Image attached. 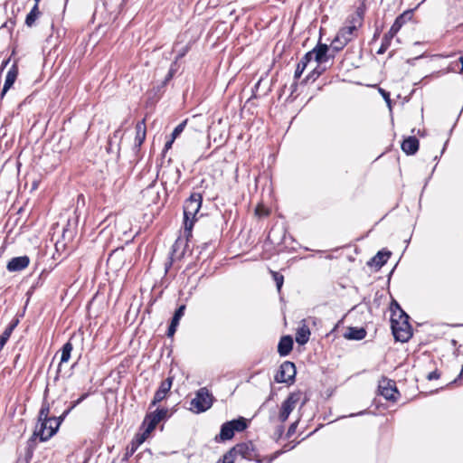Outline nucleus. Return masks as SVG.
Instances as JSON below:
<instances>
[{
    "label": "nucleus",
    "mask_w": 463,
    "mask_h": 463,
    "mask_svg": "<svg viewBox=\"0 0 463 463\" xmlns=\"http://www.w3.org/2000/svg\"><path fill=\"white\" fill-rule=\"evenodd\" d=\"M280 450H277L269 457H262L252 442H242L235 445L226 454H224L222 459H219L217 463H235L243 460L255 461L256 463H262L265 460L271 462L278 455L281 454Z\"/></svg>",
    "instance_id": "obj_1"
},
{
    "label": "nucleus",
    "mask_w": 463,
    "mask_h": 463,
    "mask_svg": "<svg viewBox=\"0 0 463 463\" xmlns=\"http://www.w3.org/2000/svg\"><path fill=\"white\" fill-rule=\"evenodd\" d=\"M398 314L392 311L391 317L392 331L395 340L406 342L411 337V326L409 323V316L395 303Z\"/></svg>",
    "instance_id": "obj_2"
},
{
    "label": "nucleus",
    "mask_w": 463,
    "mask_h": 463,
    "mask_svg": "<svg viewBox=\"0 0 463 463\" xmlns=\"http://www.w3.org/2000/svg\"><path fill=\"white\" fill-rule=\"evenodd\" d=\"M203 196L200 193H193L184 202V233L188 238L192 235V230L196 221V214L201 209Z\"/></svg>",
    "instance_id": "obj_3"
},
{
    "label": "nucleus",
    "mask_w": 463,
    "mask_h": 463,
    "mask_svg": "<svg viewBox=\"0 0 463 463\" xmlns=\"http://www.w3.org/2000/svg\"><path fill=\"white\" fill-rule=\"evenodd\" d=\"M364 13L365 6L364 4H362L356 8L354 13L347 17L345 25L343 26L337 33L341 38H343L347 43H350L354 37L357 36V31L362 27L364 23Z\"/></svg>",
    "instance_id": "obj_4"
},
{
    "label": "nucleus",
    "mask_w": 463,
    "mask_h": 463,
    "mask_svg": "<svg viewBox=\"0 0 463 463\" xmlns=\"http://www.w3.org/2000/svg\"><path fill=\"white\" fill-rule=\"evenodd\" d=\"M213 401L214 398L207 388H200L190 402V410L194 413L204 412L213 406Z\"/></svg>",
    "instance_id": "obj_5"
},
{
    "label": "nucleus",
    "mask_w": 463,
    "mask_h": 463,
    "mask_svg": "<svg viewBox=\"0 0 463 463\" xmlns=\"http://www.w3.org/2000/svg\"><path fill=\"white\" fill-rule=\"evenodd\" d=\"M246 428L247 421L242 417L227 421L222 425L219 437H216V439H219L222 441L229 440L233 438L235 431L241 432Z\"/></svg>",
    "instance_id": "obj_6"
},
{
    "label": "nucleus",
    "mask_w": 463,
    "mask_h": 463,
    "mask_svg": "<svg viewBox=\"0 0 463 463\" xmlns=\"http://www.w3.org/2000/svg\"><path fill=\"white\" fill-rule=\"evenodd\" d=\"M301 398L300 392H291L288 398L282 402L280 411L279 414V419L281 422H285L289 414L296 408L297 403L299 402Z\"/></svg>",
    "instance_id": "obj_7"
},
{
    "label": "nucleus",
    "mask_w": 463,
    "mask_h": 463,
    "mask_svg": "<svg viewBox=\"0 0 463 463\" xmlns=\"http://www.w3.org/2000/svg\"><path fill=\"white\" fill-rule=\"evenodd\" d=\"M296 376V366L292 362L286 361L282 363L279 370L275 375V381L277 383H292Z\"/></svg>",
    "instance_id": "obj_8"
},
{
    "label": "nucleus",
    "mask_w": 463,
    "mask_h": 463,
    "mask_svg": "<svg viewBox=\"0 0 463 463\" xmlns=\"http://www.w3.org/2000/svg\"><path fill=\"white\" fill-rule=\"evenodd\" d=\"M167 413V409H157L155 411L147 414L144 421V423L146 425L144 435L146 433H150L162 420L166 418Z\"/></svg>",
    "instance_id": "obj_9"
},
{
    "label": "nucleus",
    "mask_w": 463,
    "mask_h": 463,
    "mask_svg": "<svg viewBox=\"0 0 463 463\" xmlns=\"http://www.w3.org/2000/svg\"><path fill=\"white\" fill-rule=\"evenodd\" d=\"M379 392L386 400L395 402L397 400L398 390L395 382L383 378L379 383Z\"/></svg>",
    "instance_id": "obj_10"
},
{
    "label": "nucleus",
    "mask_w": 463,
    "mask_h": 463,
    "mask_svg": "<svg viewBox=\"0 0 463 463\" xmlns=\"http://www.w3.org/2000/svg\"><path fill=\"white\" fill-rule=\"evenodd\" d=\"M39 423L34 433L40 437L42 441L48 440L59 430L58 425L51 423V420H43L39 421Z\"/></svg>",
    "instance_id": "obj_11"
},
{
    "label": "nucleus",
    "mask_w": 463,
    "mask_h": 463,
    "mask_svg": "<svg viewBox=\"0 0 463 463\" xmlns=\"http://www.w3.org/2000/svg\"><path fill=\"white\" fill-rule=\"evenodd\" d=\"M173 377L169 376L160 383L151 402L150 407L156 406L167 396L173 384Z\"/></svg>",
    "instance_id": "obj_12"
},
{
    "label": "nucleus",
    "mask_w": 463,
    "mask_h": 463,
    "mask_svg": "<svg viewBox=\"0 0 463 463\" xmlns=\"http://www.w3.org/2000/svg\"><path fill=\"white\" fill-rule=\"evenodd\" d=\"M30 259L28 256L14 257L9 260L6 269L10 272H17L28 267Z\"/></svg>",
    "instance_id": "obj_13"
},
{
    "label": "nucleus",
    "mask_w": 463,
    "mask_h": 463,
    "mask_svg": "<svg viewBox=\"0 0 463 463\" xmlns=\"http://www.w3.org/2000/svg\"><path fill=\"white\" fill-rule=\"evenodd\" d=\"M47 392H48V389H46L44 392V399L42 403V407L39 411L38 421L51 420V419H52L51 411H52V410L53 411V409L55 408V407H53L54 402H52V403H49L46 401Z\"/></svg>",
    "instance_id": "obj_14"
},
{
    "label": "nucleus",
    "mask_w": 463,
    "mask_h": 463,
    "mask_svg": "<svg viewBox=\"0 0 463 463\" xmlns=\"http://www.w3.org/2000/svg\"><path fill=\"white\" fill-rule=\"evenodd\" d=\"M328 46L326 44L319 43L315 47L312 51L307 53H311L312 59L314 58L317 63L325 62L328 60V56L326 55L328 52Z\"/></svg>",
    "instance_id": "obj_15"
},
{
    "label": "nucleus",
    "mask_w": 463,
    "mask_h": 463,
    "mask_svg": "<svg viewBox=\"0 0 463 463\" xmlns=\"http://www.w3.org/2000/svg\"><path fill=\"white\" fill-rule=\"evenodd\" d=\"M18 75V67L16 64H13L12 67L8 70L5 81L1 92V96L4 97L8 90L14 85Z\"/></svg>",
    "instance_id": "obj_16"
},
{
    "label": "nucleus",
    "mask_w": 463,
    "mask_h": 463,
    "mask_svg": "<svg viewBox=\"0 0 463 463\" xmlns=\"http://www.w3.org/2000/svg\"><path fill=\"white\" fill-rule=\"evenodd\" d=\"M146 136V127L145 119L138 121L136 125L135 149H139L144 143Z\"/></svg>",
    "instance_id": "obj_17"
},
{
    "label": "nucleus",
    "mask_w": 463,
    "mask_h": 463,
    "mask_svg": "<svg viewBox=\"0 0 463 463\" xmlns=\"http://www.w3.org/2000/svg\"><path fill=\"white\" fill-rule=\"evenodd\" d=\"M419 149V140L415 137H408L402 143V150L407 155H414Z\"/></svg>",
    "instance_id": "obj_18"
},
{
    "label": "nucleus",
    "mask_w": 463,
    "mask_h": 463,
    "mask_svg": "<svg viewBox=\"0 0 463 463\" xmlns=\"http://www.w3.org/2000/svg\"><path fill=\"white\" fill-rule=\"evenodd\" d=\"M293 348V339L289 335L282 336L278 345V352L280 356L288 355Z\"/></svg>",
    "instance_id": "obj_19"
},
{
    "label": "nucleus",
    "mask_w": 463,
    "mask_h": 463,
    "mask_svg": "<svg viewBox=\"0 0 463 463\" xmlns=\"http://www.w3.org/2000/svg\"><path fill=\"white\" fill-rule=\"evenodd\" d=\"M391 256L390 251L380 250L377 254L368 262V265L374 266L378 269L382 268Z\"/></svg>",
    "instance_id": "obj_20"
},
{
    "label": "nucleus",
    "mask_w": 463,
    "mask_h": 463,
    "mask_svg": "<svg viewBox=\"0 0 463 463\" xmlns=\"http://www.w3.org/2000/svg\"><path fill=\"white\" fill-rule=\"evenodd\" d=\"M72 349H73V345L70 341L63 345V346L61 348V362L59 364V368L56 372V376L54 378L55 381L58 380V378H59V373L61 371V364L67 363L70 360Z\"/></svg>",
    "instance_id": "obj_21"
},
{
    "label": "nucleus",
    "mask_w": 463,
    "mask_h": 463,
    "mask_svg": "<svg viewBox=\"0 0 463 463\" xmlns=\"http://www.w3.org/2000/svg\"><path fill=\"white\" fill-rule=\"evenodd\" d=\"M310 336V330L308 326L305 323L297 330L296 342L298 345H305L308 342Z\"/></svg>",
    "instance_id": "obj_22"
},
{
    "label": "nucleus",
    "mask_w": 463,
    "mask_h": 463,
    "mask_svg": "<svg viewBox=\"0 0 463 463\" xmlns=\"http://www.w3.org/2000/svg\"><path fill=\"white\" fill-rule=\"evenodd\" d=\"M18 325V320H13L7 327L4 330V332L0 335V351L4 348L5 345L8 341L10 335H12L14 329Z\"/></svg>",
    "instance_id": "obj_23"
},
{
    "label": "nucleus",
    "mask_w": 463,
    "mask_h": 463,
    "mask_svg": "<svg viewBox=\"0 0 463 463\" xmlns=\"http://www.w3.org/2000/svg\"><path fill=\"white\" fill-rule=\"evenodd\" d=\"M312 60V55L311 53H306L302 59L299 61V62L298 63L297 65V68H296V71H295V74H294V78L296 80L299 79L303 73V71H305V69L307 68V63Z\"/></svg>",
    "instance_id": "obj_24"
},
{
    "label": "nucleus",
    "mask_w": 463,
    "mask_h": 463,
    "mask_svg": "<svg viewBox=\"0 0 463 463\" xmlns=\"http://www.w3.org/2000/svg\"><path fill=\"white\" fill-rule=\"evenodd\" d=\"M366 336V331L364 328L349 327L345 334V337L352 340H362Z\"/></svg>",
    "instance_id": "obj_25"
},
{
    "label": "nucleus",
    "mask_w": 463,
    "mask_h": 463,
    "mask_svg": "<svg viewBox=\"0 0 463 463\" xmlns=\"http://www.w3.org/2000/svg\"><path fill=\"white\" fill-rule=\"evenodd\" d=\"M407 13H403L402 14L399 15L394 23L392 24V27L390 28L389 32L386 33L390 37L393 38L396 33L400 31L403 24L405 23V16Z\"/></svg>",
    "instance_id": "obj_26"
},
{
    "label": "nucleus",
    "mask_w": 463,
    "mask_h": 463,
    "mask_svg": "<svg viewBox=\"0 0 463 463\" xmlns=\"http://www.w3.org/2000/svg\"><path fill=\"white\" fill-rule=\"evenodd\" d=\"M347 43H348L341 38V36L337 33L331 43V49L334 52H337L343 50Z\"/></svg>",
    "instance_id": "obj_27"
},
{
    "label": "nucleus",
    "mask_w": 463,
    "mask_h": 463,
    "mask_svg": "<svg viewBox=\"0 0 463 463\" xmlns=\"http://www.w3.org/2000/svg\"><path fill=\"white\" fill-rule=\"evenodd\" d=\"M39 14H40L39 8H38L37 5H34L33 7L32 8V10L30 11V13L26 16L25 24L29 27L33 26L35 20L39 16Z\"/></svg>",
    "instance_id": "obj_28"
},
{
    "label": "nucleus",
    "mask_w": 463,
    "mask_h": 463,
    "mask_svg": "<svg viewBox=\"0 0 463 463\" xmlns=\"http://www.w3.org/2000/svg\"><path fill=\"white\" fill-rule=\"evenodd\" d=\"M392 40V38L385 33L382 39V43L379 50L377 51V53L383 54L390 47Z\"/></svg>",
    "instance_id": "obj_29"
},
{
    "label": "nucleus",
    "mask_w": 463,
    "mask_h": 463,
    "mask_svg": "<svg viewBox=\"0 0 463 463\" xmlns=\"http://www.w3.org/2000/svg\"><path fill=\"white\" fill-rule=\"evenodd\" d=\"M58 412H59L58 409L54 408L53 413H52V419H51V423H55L56 425H58V428H59L68 414H65V411H64L60 416L57 417L56 414Z\"/></svg>",
    "instance_id": "obj_30"
},
{
    "label": "nucleus",
    "mask_w": 463,
    "mask_h": 463,
    "mask_svg": "<svg viewBox=\"0 0 463 463\" xmlns=\"http://www.w3.org/2000/svg\"><path fill=\"white\" fill-rule=\"evenodd\" d=\"M123 256V250H116L109 254L108 263L113 265L116 260H120Z\"/></svg>",
    "instance_id": "obj_31"
},
{
    "label": "nucleus",
    "mask_w": 463,
    "mask_h": 463,
    "mask_svg": "<svg viewBox=\"0 0 463 463\" xmlns=\"http://www.w3.org/2000/svg\"><path fill=\"white\" fill-rule=\"evenodd\" d=\"M184 310H185V306L184 305H182L180 306L175 312L174 314V317L172 318V321L175 322V323H177L179 324V321L180 319L182 318V317L184 316Z\"/></svg>",
    "instance_id": "obj_32"
},
{
    "label": "nucleus",
    "mask_w": 463,
    "mask_h": 463,
    "mask_svg": "<svg viewBox=\"0 0 463 463\" xmlns=\"http://www.w3.org/2000/svg\"><path fill=\"white\" fill-rule=\"evenodd\" d=\"M187 119L182 121L178 126L175 127V128L174 129L173 133H172V137L173 139H175L184 129L186 124H187Z\"/></svg>",
    "instance_id": "obj_33"
},
{
    "label": "nucleus",
    "mask_w": 463,
    "mask_h": 463,
    "mask_svg": "<svg viewBox=\"0 0 463 463\" xmlns=\"http://www.w3.org/2000/svg\"><path fill=\"white\" fill-rule=\"evenodd\" d=\"M88 396V393L82 394L78 400L71 403V405L65 410V414H69L77 405L82 402Z\"/></svg>",
    "instance_id": "obj_34"
},
{
    "label": "nucleus",
    "mask_w": 463,
    "mask_h": 463,
    "mask_svg": "<svg viewBox=\"0 0 463 463\" xmlns=\"http://www.w3.org/2000/svg\"><path fill=\"white\" fill-rule=\"evenodd\" d=\"M271 273H272L273 279L276 282L277 288L279 291L283 285L284 277L281 274L275 272V271H272Z\"/></svg>",
    "instance_id": "obj_35"
},
{
    "label": "nucleus",
    "mask_w": 463,
    "mask_h": 463,
    "mask_svg": "<svg viewBox=\"0 0 463 463\" xmlns=\"http://www.w3.org/2000/svg\"><path fill=\"white\" fill-rule=\"evenodd\" d=\"M178 324L177 323H175L173 321H171V324L168 327V330H167V336L171 337L175 335V331H176V327H177Z\"/></svg>",
    "instance_id": "obj_36"
},
{
    "label": "nucleus",
    "mask_w": 463,
    "mask_h": 463,
    "mask_svg": "<svg viewBox=\"0 0 463 463\" xmlns=\"http://www.w3.org/2000/svg\"><path fill=\"white\" fill-rule=\"evenodd\" d=\"M298 423V421H295L289 426V428L288 430V433H287L288 437H291L296 432Z\"/></svg>",
    "instance_id": "obj_37"
},
{
    "label": "nucleus",
    "mask_w": 463,
    "mask_h": 463,
    "mask_svg": "<svg viewBox=\"0 0 463 463\" xmlns=\"http://www.w3.org/2000/svg\"><path fill=\"white\" fill-rule=\"evenodd\" d=\"M302 322L305 324L307 323V324H313L314 326H316L317 323H320V320L315 317H308L307 319H304Z\"/></svg>",
    "instance_id": "obj_38"
},
{
    "label": "nucleus",
    "mask_w": 463,
    "mask_h": 463,
    "mask_svg": "<svg viewBox=\"0 0 463 463\" xmlns=\"http://www.w3.org/2000/svg\"><path fill=\"white\" fill-rule=\"evenodd\" d=\"M440 376L439 373L435 370L433 372H430L428 376H427V379L431 381V380H435V379H439Z\"/></svg>",
    "instance_id": "obj_39"
},
{
    "label": "nucleus",
    "mask_w": 463,
    "mask_h": 463,
    "mask_svg": "<svg viewBox=\"0 0 463 463\" xmlns=\"http://www.w3.org/2000/svg\"><path fill=\"white\" fill-rule=\"evenodd\" d=\"M380 92H381L382 96L383 97V99H385V101L387 102V104L390 105L391 104L390 93L383 89H380Z\"/></svg>",
    "instance_id": "obj_40"
},
{
    "label": "nucleus",
    "mask_w": 463,
    "mask_h": 463,
    "mask_svg": "<svg viewBox=\"0 0 463 463\" xmlns=\"http://www.w3.org/2000/svg\"><path fill=\"white\" fill-rule=\"evenodd\" d=\"M458 61L459 62L460 67H458V68H455V67H453V71H454V72L462 73V72H463V56H461V57L458 60Z\"/></svg>",
    "instance_id": "obj_41"
},
{
    "label": "nucleus",
    "mask_w": 463,
    "mask_h": 463,
    "mask_svg": "<svg viewBox=\"0 0 463 463\" xmlns=\"http://www.w3.org/2000/svg\"><path fill=\"white\" fill-rule=\"evenodd\" d=\"M453 67H455V68H458V67H460L459 62H458V61H452V62L450 63V65H449V69H450V71H453Z\"/></svg>",
    "instance_id": "obj_42"
},
{
    "label": "nucleus",
    "mask_w": 463,
    "mask_h": 463,
    "mask_svg": "<svg viewBox=\"0 0 463 463\" xmlns=\"http://www.w3.org/2000/svg\"><path fill=\"white\" fill-rule=\"evenodd\" d=\"M175 139H173V137L167 141L165 145V149H169L171 146H172V144L174 143Z\"/></svg>",
    "instance_id": "obj_43"
},
{
    "label": "nucleus",
    "mask_w": 463,
    "mask_h": 463,
    "mask_svg": "<svg viewBox=\"0 0 463 463\" xmlns=\"http://www.w3.org/2000/svg\"><path fill=\"white\" fill-rule=\"evenodd\" d=\"M9 61H10V59H7L3 61L2 65H1V69H0L1 71L5 68V66L9 63Z\"/></svg>",
    "instance_id": "obj_44"
},
{
    "label": "nucleus",
    "mask_w": 463,
    "mask_h": 463,
    "mask_svg": "<svg viewBox=\"0 0 463 463\" xmlns=\"http://www.w3.org/2000/svg\"><path fill=\"white\" fill-rule=\"evenodd\" d=\"M319 73H320V72H317V71H316V70H314V71H312V74H310V75H308V76H307V79L312 78V77L314 76V74H317V76H318V75H319Z\"/></svg>",
    "instance_id": "obj_45"
},
{
    "label": "nucleus",
    "mask_w": 463,
    "mask_h": 463,
    "mask_svg": "<svg viewBox=\"0 0 463 463\" xmlns=\"http://www.w3.org/2000/svg\"><path fill=\"white\" fill-rule=\"evenodd\" d=\"M119 133H120V130H116L114 132V137H117Z\"/></svg>",
    "instance_id": "obj_46"
},
{
    "label": "nucleus",
    "mask_w": 463,
    "mask_h": 463,
    "mask_svg": "<svg viewBox=\"0 0 463 463\" xmlns=\"http://www.w3.org/2000/svg\"><path fill=\"white\" fill-rule=\"evenodd\" d=\"M459 377L460 378L463 377V364H462V368H461L460 373H459Z\"/></svg>",
    "instance_id": "obj_47"
},
{
    "label": "nucleus",
    "mask_w": 463,
    "mask_h": 463,
    "mask_svg": "<svg viewBox=\"0 0 463 463\" xmlns=\"http://www.w3.org/2000/svg\"><path fill=\"white\" fill-rule=\"evenodd\" d=\"M364 413V411H360V412L356 413V415H362ZM350 416H355V414H351Z\"/></svg>",
    "instance_id": "obj_48"
},
{
    "label": "nucleus",
    "mask_w": 463,
    "mask_h": 463,
    "mask_svg": "<svg viewBox=\"0 0 463 463\" xmlns=\"http://www.w3.org/2000/svg\"><path fill=\"white\" fill-rule=\"evenodd\" d=\"M111 149V140L109 141V147L108 150L109 151Z\"/></svg>",
    "instance_id": "obj_49"
},
{
    "label": "nucleus",
    "mask_w": 463,
    "mask_h": 463,
    "mask_svg": "<svg viewBox=\"0 0 463 463\" xmlns=\"http://www.w3.org/2000/svg\"><path fill=\"white\" fill-rule=\"evenodd\" d=\"M144 439H145V437L143 436L141 439H138V443H142Z\"/></svg>",
    "instance_id": "obj_50"
},
{
    "label": "nucleus",
    "mask_w": 463,
    "mask_h": 463,
    "mask_svg": "<svg viewBox=\"0 0 463 463\" xmlns=\"http://www.w3.org/2000/svg\"><path fill=\"white\" fill-rule=\"evenodd\" d=\"M171 77H172V73H171V72H169V74H168V76H167L166 80H169Z\"/></svg>",
    "instance_id": "obj_51"
},
{
    "label": "nucleus",
    "mask_w": 463,
    "mask_h": 463,
    "mask_svg": "<svg viewBox=\"0 0 463 463\" xmlns=\"http://www.w3.org/2000/svg\"><path fill=\"white\" fill-rule=\"evenodd\" d=\"M34 1H35V5H38V4H39V2H40L41 0H34Z\"/></svg>",
    "instance_id": "obj_52"
},
{
    "label": "nucleus",
    "mask_w": 463,
    "mask_h": 463,
    "mask_svg": "<svg viewBox=\"0 0 463 463\" xmlns=\"http://www.w3.org/2000/svg\"><path fill=\"white\" fill-rule=\"evenodd\" d=\"M144 456H147V457H150V453L147 452L146 454H145Z\"/></svg>",
    "instance_id": "obj_53"
}]
</instances>
